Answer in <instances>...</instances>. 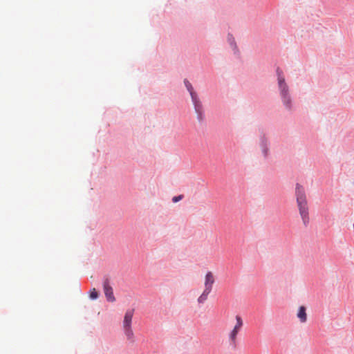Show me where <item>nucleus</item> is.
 Listing matches in <instances>:
<instances>
[{"label": "nucleus", "instance_id": "3", "mask_svg": "<svg viewBox=\"0 0 354 354\" xmlns=\"http://www.w3.org/2000/svg\"><path fill=\"white\" fill-rule=\"evenodd\" d=\"M103 290L106 300L109 302L115 301L113 290L111 285V280L108 277H104L102 281Z\"/></svg>", "mask_w": 354, "mask_h": 354}, {"label": "nucleus", "instance_id": "8", "mask_svg": "<svg viewBox=\"0 0 354 354\" xmlns=\"http://www.w3.org/2000/svg\"><path fill=\"white\" fill-rule=\"evenodd\" d=\"M133 316V310H128L126 311L123 319L122 326L123 328L131 327V322Z\"/></svg>", "mask_w": 354, "mask_h": 354}, {"label": "nucleus", "instance_id": "6", "mask_svg": "<svg viewBox=\"0 0 354 354\" xmlns=\"http://www.w3.org/2000/svg\"><path fill=\"white\" fill-rule=\"evenodd\" d=\"M295 196L297 202L307 201L304 188L299 183H297L296 185Z\"/></svg>", "mask_w": 354, "mask_h": 354}, {"label": "nucleus", "instance_id": "9", "mask_svg": "<svg viewBox=\"0 0 354 354\" xmlns=\"http://www.w3.org/2000/svg\"><path fill=\"white\" fill-rule=\"evenodd\" d=\"M297 317L299 319L301 322L304 323L307 319V315L306 313V308L304 306H300L297 313Z\"/></svg>", "mask_w": 354, "mask_h": 354}, {"label": "nucleus", "instance_id": "11", "mask_svg": "<svg viewBox=\"0 0 354 354\" xmlns=\"http://www.w3.org/2000/svg\"><path fill=\"white\" fill-rule=\"evenodd\" d=\"M210 292H211V290H207L205 289L203 290V293L201 295V296L198 298V302L199 304L204 303L207 300V297Z\"/></svg>", "mask_w": 354, "mask_h": 354}, {"label": "nucleus", "instance_id": "5", "mask_svg": "<svg viewBox=\"0 0 354 354\" xmlns=\"http://www.w3.org/2000/svg\"><path fill=\"white\" fill-rule=\"evenodd\" d=\"M303 223L306 225L309 222L308 206L307 201L297 202Z\"/></svg>", "mask_w": 354, "mask_h": 354}, {"label": "nucleus", "instance_id": "13", "mask_svg": "<svg viewBox=\"0 0 354 354\" xmlns=\"http://www.w3.org/2000/svg\"><path fill=\"white\" fill-rule=\"evenodd\" d=\"M90 298L92 299H96L98 298V292L97 291V290L95 288H93L92 290H91L90 291Z\"/></svg>", "mask_w": 354, "mask_h": 354}, {"label": "nucleus", "instance_id": "14", "mask_svg": "<svg viewBox=\"0 0 354 354\" xmlns=\"http://www.w3.org/2000/svg\"><path fill=\"white\" fill-rule=\"evenodd\" d=\"M183 198V195H178V196L173 197L172 201L174 203H177V202L180 201V200H182Z\"/></svg>", "mask_w": 354, "mask_h": 354}, {"label": "nucleus", "instance_id": "4", "mask_svg": "<svg viewBox=\"0 0 354 354\" xmlns=\"http://www.w3.org/2000/svg\"><path fill=\"white\" fill-rule=\"evenodd\" d=\"M192 101L194 106V110L197 113L198 120H202L204 118V111L202 102H201L197 94L192 93Z\"/></svg>", "mask_w": 354, "mask_h": 354}, {"label": "nucleus", "instance_id": "7", "mask_svg": "<svg viewBox=\"0 0 354 354\" xmlns=\"http://www.w3.org/2000/svg\"><path fill=\"white\" fill-rule=\"evenodd\" d=\"M214 283V277L213 273L210 271L207 272L205 277V289L212 291Z\"/></svg>", "mask_w": 354, "mask_h": 354}, {"label": "nucleus", "instance_id": "10", "mask_svg": "<svg viewBox=\"0 0 354 354\" xmlns=\"http://www.w3.org/2000/svg\"><path fill=\"white\" fill-rule=\"evenodd\" d=\"M124 334L127 336V339L134 342V334L131 327L123 328Z\"/></svg>", "mask_w": 354, "mask_h": 354}, {"label": "nucleus", "instance_id": "2", "mask_svg": "<svg viewBox=\"0 0 354 354\" xmlns=\"http://www.w3.org/2000/svg\"><path fill=\"white\" fill-rule=\"evenodd\" d=\"M236 324L234 328L229 332L228 333V341L230 344L236 347L237 344V336L239 332L241 330L242 327L243 326V321L241 316L236 315Z\"/></svg>", "mask_w": 354, "mask_h": 354}, {"label": "nucleus", "instance_id": "1", "mask_svg": "<svg viewBox=\"0 0 354 354\" xmlns=\"http://www.w3.org/2000/svg\"><path fill=\"white\" fill-rule=\"evenodd\" d=\"M277 80L279 84V88L280 91V95L283 101V104L286 108H291V98L289 95L288 86L285 81V77L283 74V71L279 68L277 70Z\"/></svg>", "mask_w": 354, "mask_h": 354}, {"label": "nucleus", "instance_id": "12", "mask_svg": "<svg viewBox=\"0 0 354 354\" xmlns=\"http://www.w3.org/2000/svg\"><path fill=\"white\" fill-rule=\"evenodd\" d=\"M184 83H185V85L187 89L189 92V94L191 96H192V93L196 94V93L194 91V88L192 87V84L187 80H185Z\"/></svg>", "mask_w": 354, "mask_h": 354}]
</instances>
